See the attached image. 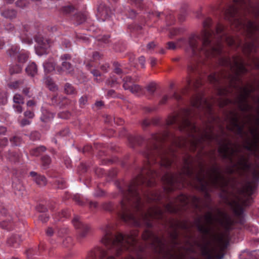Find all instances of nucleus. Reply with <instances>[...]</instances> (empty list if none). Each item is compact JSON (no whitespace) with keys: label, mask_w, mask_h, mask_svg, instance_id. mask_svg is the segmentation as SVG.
Masks as SVG:
<instances>
[{"label":"nucleus","mask_w":259,"mask_h":259,"mask_svg":"<svg viewBox=\"0 0 259 259\" xmlns=\"http://www.w3.org/2000/svg\"><path fill=\"white\" fill-rule=\"evenodd\" d=\"M233 4L229 6L225 12V18L238 30H242L251 41L243 45L239 40L236 41L230 36L227 35L224 26L218 24L215 32L209 29L211 20L207 18L203 22L204 30L201 35L190 37L189 45L193 55H203L205 56H215L222 53V43L224 41L229 46L241 47L245 54H250L255 51L256 43L259 41V24L244 17L245 13L259 16V7L254 6L250 0H232Z\"/></svg>","instance_id":"f257e3e1"},{"label":"nucleus","mask_w":259,"mask_h":259,"mask_svg":"<svg viewBox=\"0 0 259 259\" xmlns=\"http://www.w3.org/2000/svg\"><path fill=\"white\" fill-rule=\"evenodd\" d=\"M200 64L196 62H192L188 66V72L190 77H193L191 74L192 73H194L195 75H199L200 76L199 79H195L193 81L191 79H188L187 82L189 85H191L192 84L195 88H198L201 85L202 81L201 79L202 78V76L200 71Z\"/></svg>","instance_id":"f03ea898"},{"label":"nucleus","mask_w":259,"mask_h":259,"mask_svg":"<svg viewBox=\"0 0 259 259\" xmlns=\"http://www.w3.org/2000/svg\"><path fill=\"white\" fill-rule=\"evenodd\" d=\"M62 61L61 66H58L56 69L59 74H62L63 72L66 73L71 74L74 71V67L71 63L72 56L69 54L62 55L60 58Z\"/></svg>","instance_id":"7ed1b4c3"},{"label":"nucleus","mask_w":259,"mask_h":259,"mask_svg":"<svg viewBox=\"0 0 259 259\" xmlns=\"http://www.w3.org/2000/svg\"><path fill=\"white\" fill-rule=\"evenodd\" d=\"M72 223L76 229L79 230L78 237L80 239H83L90 234L91 229L90 226L81 222L78 216H74Z\"/></svg>","instance_id":"20e7f679"},{"label":"nucleus","mask_w":259,"mask_h":259,"mask_svg":"<svg viewBox=\"0 0 259 259\" xmlns=\"http://www.w3.org/2000/svg\"><path fill=\"white\" fill-rule=\"evenodd\" d=\"M35 40L37 43V46L36 47V53L39 56L47 54L48 50L50 48L48 40L41 37H37L35 38Z\"/></svg>","instance_id":"39448f33"},{"label":"nucleus","mask_w":259,"mask_h":259,"mask_svg":"<svg viewBox=\"0 0 259 259\" xmlns=\"http://www.w3.org/2000/svg\"><path fill=\"white\" fill-rule=\"evenodd\" d=\"M97 11V15L102 21L108 20L112 15L110 8L103 3H101L99 5Z\"/></svg>","instance_id":"423d86ee"},{"label":"nucleus","mask_w":259,"mask_h":259,"mask_svg":"<svg viewBox=\"0 0 259 259\" xmlns=\"http://www.w3.org/2000/svg\"><path fill=\"white\" fill-rule=\"evenodd\" d=\"M7 216V210L2 206H0V220H3L0 223L1 227L7 230H11L12 228V218L9 215L8 219H4Z\"/></svg>","instance_id":"0eeeda50"},{"label":"nucleus","mask_w":259,"mask_h":259,"mask_svg":"<svg viewBox=\"0 0 259 259\" xmlns=\"http://www.w3.org/2000/svg\"><path fill=\"white\" fill-rule=\"evenodd\" d=\"M51 104L54 106H59L60 107H63L70 103V101L67 97L55 95L51 99Z\"/></svg>","instance_id":"6e6552de"},{"label":"nucleus","mask_w":259,"mask_h":259,"mask_svg":"<svg viewBox=\"0 0 259 259\" xmlns=\"http://www.w3.org/2000/svg\"><path fill=\"white\" fill-rule=\"evenodd\" d=\"M247 203L245 201L238 198L237 201H233L231 204V206L234 213L237 215H240L243 212L242 206H246Z\"/></svg>","instance_id":"1a4fd4ad"},{"label":"nucleus","mask_w":259,"mask_h":259,"mask_svg":"<svg viewBox=\"0 0 259 259\" xmlns=\"http://www.w3.org/2000/svg\"><path fill=\"white\" fill-rule=\"evenodd\" d=\"M30 176L32 178L33 181L40 187H44L46 185L47 180L44 176L38 174L35 171L30 172Z\"/></svg>","instance_id":"9d476101"},{"label":"nucleus","mask_w":259,"mask_h":259,"mask_svg":"<svg viewBox=\"0 0 259 259\" xmlns=\"http://www.w3.org/2000/svg\"><path fill=\"white\" fill-rule=\"evenodd\" d=\"M139 77L138 76H135L134 77L131 76H126L122 79V87L125 90H127L128 88H129V86L131 85V84H132L134 82L139 81Z\"/></svg>","instance_id":"9b49d317"},{"label":"nucleus","mask_w":259,"mask_h":259,"mask_svg":"<svg viewBox=\"0 0 259 259\" xmlns=\"http://www.w3.org/2000/svg\"><path fill=\"white\" fill-rule=\"evenodd\" d=\"M22 241L19 235H14L8 239L7 243L10 246L16 247L20 244Z\"/></svg>","instance_id":"f8f14e48"},{"label":"nucleus","mask_w":259,"mask_h":259,"mask_svg":"<svg viewBox=\"0 0 259 259\" xmlns=\"http://www.w3.org/2000/svg\"><path fill=\"white\" fill-rule=\"evenodd\" d=\"M56 63L54 59L52 58H49L44 64V67L46 72L50 73L54 71L55 69Z\"/></svg>","instance_id":"ddd939ff"},{"label":"nucleus","mask_w":259,"mask_h":259,"mask_svg":"<svg viewBox=\"0 0 259 259\" xmlns=\"http://www.w3.org/2000/svg\"><path fill=\"white\" fill-rule=\"evenodd\" d=\"M1 15L7 19L12 20L16 18L17 12L13 9H8L2 11Z\"/></svg>","instance_id":"4468645a"},{"label":"nucleus","mask_w":259,"mask_h":259,"mask_svg":"<svg viewBox=\"0 0 259 259\" xmlns=\"http://www.w3.org/2000/svg\"><path fill=\"white\" fill-rule=\"evenodd\" d=\"M144 197L148 202L157 201L161 199V195L156 192H150L148 194H144Z\"/></svg>","instance_id":"2eb2a0df"},{"label":"nucleus","mask_w":259,"mask_h":259,"mask_svg":"<svg viewBox=\"0 0 259 259\" xmlns=\"http://www.w3.org/2000/svg\"><path fill=\"white\" fill-rule=\"evenodd\" d=\"M54 117L53 113L49 111L44 109L42 111V115L40 117L41 120L44 122H48L51 121Z\"/></svg>","instance_id":"dca6fc26"},{"label":"nucleus","mask_w":259,"mask_h":259,"mask_svg":"<svg viewBox=\"0 0 259 259\" xmlns=\"http://www.w3.org/2000/svg\"><path fill=\"white\" fill-rule=\"evenodd\" d=\"M45 84L51 91L56 92L58 90V86L53 81V79L50 77H47L46 78Z\"/></svg>","instance_id":"f3484780"},{"label":"nucleus","mask_w":259,"mask_h":259,"mask_svg":"<svg viewBox=\"0 0 259 259\" xmlns=\"http://www.w3.org/2000/svg\"><path fill=\"white\" fill-rule=\"evenodd\" d=\"M25 71L29 75L34 76L37 73V66L34 63H31L26 68Z\"/></svg>","instance_id":"a211bd4d"},{"label":"nucleus","mask_w":259,"mask_h":259,"mask_svg":"<svg viewBox=\"0 0 259 259\" xmlns=\"http://www.w3.org/2000/svg\"><path fill=\"white\" fill-rule=\"evenodd\" d=\"M20 53H21V51H20L19 48L15 46H12L11 48L7 51L8 55L13 58H17Z\"/></svg>","instance_id":"6ab92c4d"},{"label":"nucleus","mask_w":259,"mask_h":259,"mask_svg":"<svg viewBox=\"0 0 259 259\" xmlns=\"http://www.w3.org/2000/svg\"><path fill=\"white\" fill-rule=\"evenodd\" d=\"M64 92L68 95L76 94L77 91L74 87L70 83L67 82L64 86Z\"/></svg>","instance_id":"aec40b11"},{"label":"nucleus","mask_w":259,"mask_h":259,"mask_svg":"<svg viewBox=\"0 0 259 259\" xmlns=\"http://www.w3.org/2000/svg\"><path fill=\"white\" fill-rule=\"evenodd\" d=\"M142 90V88L140 85L133 83L129 86L127 90H129L132 94H136L141 92Z\"/></svg>","instance_id":"412c9836"},{"label":"nucleus","mask_w":259,"mask_h":259,"mask_svg":"<svg viewBox=\"0 0 259 259\" xmlns=\"http://www.w3.org/2000/svg\"><path fill=\"white\" fill-rule=\"evenodd\" d=\"M46 148L44 146H40L30 151V154L32 156H38L41 153L45 152Z\"/></svg>","instance_id":"4be33fe9"},{"label":"nucleus","mask_w":259,"mask_h":259,"mask_svg":"<svg viewBox=\"0 0 259 259\" xmlns=\"http://www.w3.org/2000/svg\"><path fill=\"white\" fill-rule=\"evenodd\" d=\"M87 15L85 14L78 13L75 16V20L77 24H81L85 21Z\"/></svg>","instance_id":"5701e85b"},{"label":"nucleus","mask_w":259,"mask_h":259,"mask_svg":"<svg viewBox=\"0 0 259 259\" xmlns=\"http://www.w3.org/2000/svg\"><path fill=\"white\" fill-rule=\"evenodd\" d=\"M8 158L12 162L15 163L19 161V155L15 152H9L8 155Z\"/></svg>","instance_id":"b1692460"},{"label":"nucleus","mask_w":259,"mask_h":259,"mask_svg":"<svg viewBox=\"0 0 259 259\" xmlns=\"http://www.w3.org/2000/svg\"><path fill=\"white\" fill-rule=\"evenodd\" d=\"M24 83V79H20L9 83L8 87L11 89H18L20 85L23 84Z\"/></svg>","instance_id":"393cba45"},{"label":"nucleus","mask_w":259,"mask_h":259,"mask_svg":"<svg viewBox=\"0 0 259 259\" xmlns=\"http://www.w3.org/2000/svg\"><path fill=\"white\" fill-rule=\"evenodd\" d=\"M145 88L150 95H153L156 89V85L155 82H151L148 83Z\"/></svg>","instance_id":"a878e982"},{"label":"nucleus","mask_w":259,"mask_h":259,"mask_svg":"<svg viewBox=\"0 0 259 259\" xmlns=\"http://www.w3.org/2000/svg\"><path fill=\"white\" fill-rule=\"evenodd\" d=\"M20 38L22 40V41L24 43H26L27 44H31L32 42V38L31 36L25 33L21 34L20 36Z\"/></svg>","instance_id":"bb28decb"},{"label":"nucleus","mask_w":259,"mask_h":259,"mask_svg":"<svg viewBox=\"0 0 259 259\" xmlns=\"http://www.w3.org/2000/svg\"><path fill=\"white\" fill-rule=\"evenodd\" d=\"M28 56L26 53L21 51V53L18 55L17 59L18 61L21 63H25L28 59Z\"/></svg>","instance_id":"cd10ccee"},{"label":"nucleus","mask_w":259,"mask_h":259,"mask_svg":"<svg viewBox=\"0 0 259 259\" xmlns=\"http://www.w3.org/2000/svg\"><path fill=\"white\" fill-rule=\"evenodd\" d=\"M29 4V2L27 0H17L15 3L16 6L21 9L28 7Z\"/></svg>","instance_id":"c85d7f7f"},{"label":"nucleus","mask_w":259,"mask_h":259,"mask_svg":"<svg viewBox=\"0 0 259 259\" xmlns=\"http://www.w3.org/2000/svg\"><path fill=\"white\" fill-rule=\"evenodd\" d=\"M105 83L108 86L110 87H113L115 85L118 84L117 79L115 78H113L112 77H110V78L107 79L106 80Z\"/></svg>","instance_id":"c756f323"},{"label":"nucleus","mask_w":259,"mask_h":259,"mask_svg":"<svg viewBox=\"0 0 259 259\" xmlns=\"http://www.w3.org/2000/svg\"><path fill=\"white\" fill-rule=\"evenodd\" d=\"M22 71V68L20 65H16L11 66L10 68V72L11 74L15 73H19Z\"/></svg>","instance_id":"7c9ffc66"},{"label":"nucleus","mask_w":259,"mask_h":259,"mask_svg":"<svg viewBox=\"0 0 259 259\" xmlns=\"http://www.w3.org/2000/svg\"><path fill=\"white\" fill-rule=\"evenodd\" d=\"M42 164L45 168H47L51 162V159L49 156L45 155L41 158Z\"/></svg>","instance_id":"2f4dec72"},{"label":"nucleus","mask_w":259,"mask_h":259,"mask_svg":"<svg viewBox=\"0 0 259 259\" xmlns=\"http://www.w3.org/2000/svg\"><path fill=\"white\" fill-rule=\"evenodd\" d=\"M12 144L14 146L19 145L21 142V138L18 136H14L10 139Z\"/></svg>","instance_id":"473e14b6"},{"label":"nucleus","mask_w":259,"mask_h":259,"mask_svg":"<svg viewBox=\"0 0 259 259\" xmlns=\"http://www.w3.org/2000/svg\"><path fill=\"white\" fill-rule=\"evenodd\" d=\"M13 101L15 103L18 104H24V99L20 94H16L13 97Z\"/></svg>","instance_id":"72a5a7b5"},{"label":"nucleus","mask_w":259,"mask_h":259,"mask_svg":"<svg viewBox=\"0 0 259 259\" xmlns=\"http://www.w3.org/2000/svg\"><path fill=\"white\" fill-rule=\"evenodd\" d=\"M102 206L103 209L108 211H111L113 209V206L110 202L104 203Z\"/></svg>","instance_id":"f704fd0d"},{"label":"nucleus","mask_w":259,"mask_h":259,"mask_svg":"<svg viewBox=\"0 0 259 259\" xmlns=\"http://www.w3.org/2000/svg\"><path fill=\"white\" fill-rule=\"evenodd\" d=\"M63 244L65 247H69L72 244V239L71 237L67 236L63 240Z\"/></svg>","instance_id":"c9c22d12"},{"label":"nucleus","mask_w":259,"mask_h":259,"mask_svg":"<svg viewBox=\"0 0 259 259\" xmlns=\"http://www.w3.org/2000/svg\"><path fill=\"white\" fill-rule=\"evenodd\" d=\"M91 73L93 74V75L96 77L95 80L97 82H100L102 81V80L100 78H98V77L101 76V73L98 70L93 69L91 71Z\"/></svg>","instance_id":"e433bc0d"},{"label":"nucleus","mask_w":259,"mask_h":259,"mask_svg":"<svg viewBox=\"0 0 259 259\" xmlns=\"http://www.w3.org/2000/svg\"><path fill=\"white\" fill-rule=\"evenodd\" d=\"M40 137V134L37 132H33L30 135V139L33 141L39 140Z\"/></svg>","instance_id":"4c0bfd02"},{"label":"nucleus","mask_w":259,"mask_h":259,"mask_svg":"<svg viewBox=\"0 0 259 259\" xmlns=\"http://www.w3.org/2000/svg\"><path fill=\"white\" fill-rule=\"evenodd\" d=\"M7 102V96L6 93H0V105H5Z\"/></svg>","instance_id":"58836bf2"},{"label":"nucleus","mask_w":259,"mask_h":259,"mask_svg":"<svg viewBox=\"0 0 259 259\" xmlns=\"http://www.w3.org/2000/svg\"><path fill=\"white\" fill-rule=\"evenodd\" d=\"M74 10V8L72 6H68L62 8L63 12L65 14H70L73 12Z\"/></svg>","instance_id":"ea45409f"},{"label":"nucleus","mask_w":259,"mask_h":259,"mask_svg":"<svg viewBox=\"0 0 259 259\" xmlns=\"http://www.w3.org/2000/svg\"><path fill=\"white\" fill-rule=\"evenodd\" d=\"M70 114L68 111L62 112L58 114V117L60 118L67 119L69 117Z\"/></svg>","instance_id":"a19ab883"},{"label":"nucleus","mask_w":259,"mask_h":259,"mask_svg":"<svg viewBox=\"0 0 259 259\" xmlns=\"http://www.w3.org/2000/svg\"><path fill=\"white\" fill-rule=\"evenodd\" d=\"M23 94L27 97L30 98L32 97V95L30 93V88H25L22 91Z\"/></svg>","instance_id":"79ce46f5"},{"label":"nucleus","mask_w":259,"mask_h":259,"mask_svg":"<svg viewBox=\"0 0 259 259\" xmlns=\"http://www.w3.org/2000/svg\"><path fill=\"white\" fill-rule=\"evenodd\" d=\"M58 185V188L60 189H63L65 187V181L63 180H58L56 182Z\"/></svg>","instance_id":"37998d69"},{"label":"nucleus","mask_w":259,"mask_h":259,"mask_svg":"<svg viewBox=\"0 0 259 259\" xmlns=\"http://www.w3.org/2000/svg\"><path fill=\"white\" fill-rule=\"evenodd\" d=\"M109 37L110 36L109 35H104L103 36L99 37L98 40L104 43H108L110 41Z\"/></svg>","instance_id":"c03bdc74"},{"label":"nucleus","mask_w":259,"mask_h":259,"mask_svg":"<svg viewBox=\"0 0 259 259\" xmlns=\"http://www.w3.org/2000/svg\"><path fill=\"white\" fill-rule=\"evenodd\" d=\"M49 216L47 214H42L39 216V220L42 223H46L49 220Z\"/></svg>","instance_id":"a18cd8bd"},{"label":"nucleus","mask_w":259,"mask_h":259,"mask_svg":"<svg viewBox=\"0 0 259 259\" xmlns=\"http://www.w3.org/2000/svg\"><path fill=\"white\" fill-rule=\"evenodd\" d=\"M15 27L12 23H8L5 26V29L8 31H12L14 30Z\"/></svg>","instance_id":"49530a36"},{"label":"nucleus","mask_w":259,"mask_h":259,"mask_svg":"<svg viewBox=\"0 0 259 259\" xmlns=\"http://www.w3.org/2000/svg\"><path fill=\"white\" fill-rule=\"evenodd\" d=\"M24 114L25 117L28 118H32L34 116V113L30 110L26 111L24 112Z\"/></svg>","instance_id":"de8ad7c7"},{"label":"nucleus","mask_w":259,"mask_h":259,"mask_svg":"<svg viewBox=\"0 0 259 259\" xmlns=\"http://www.w3.org/2000/svg\"><path fill=\"white\" fill-rule=\"evenodd\" d=\"M13 187L15 190H17L18 191H21L23 190V187L20 183H19L18 184H13Z\"/></svg>","instance_id":"09e8293b"},{"label":"nucleus","mask_w":259,"mask_h":259,"mask_svg":"<svg viewBox=\"0 0 259 259\" xmlns=\"http://www.w3.org/2000/svg\"><path fill=\"white\" fill-rule=\"evenodd\" d=\"M167 49L170 50H175L176 48L175 44L172 41H169L167 43Z\"/></svg>","instance_id":"8fccbe9b"},{"label":"nucleus","mask_w":259,"mask_h":259,"mask_svg":"<svg viewBox=\"0 0 259 259\" xmlns=\"http://www.w3.org/2000/svg\"><path fill=\"white\" fill-rule=\"evenodd\" d=\"M101 57V55L98 52H95L93 53L92 57L94 60L99 59Z\"/></svg>","instance_id":"3c124183"},{"label":"nucleus","mask_w":259,"mask_h":259,"mask_svg":"<svg viewBox=\"0 0 259 259\" xmlns=\"http://www.w3.org/2000/svg\"><path fill=\"white\" fill-rule=\"evenodd\" d=\"M37 209L40 212H45L47 210V208L42 204H39L37 206Z\"/></svg>","instance_id":"603ef678"},{"label":"nucleus","mask_w":259,"mask_h":259,"mask_svg":"<svg viewBox=\"0 0 259 259\" xmlns=\"http://www.w3.org/2000/svg\"><path fill=\"white\" fill-rule=\"evenodd\" d=\"M88 101L87 97L82 96L79 99V103L81 105H85Z\"/></svg>","instance_id":"864d4df0"},{"label":"nucleus","mask_w":259,"mask_h":259,"mask_svg":"<svg viewBox=\"0 0 259 259\" xmlns=\"http://www.w3.org/2000/svg\"><path fill=\"white\" fill-rule=\"evenodd\" d=\"M62 45L64 46L65 48H69L71 47V43L68 40H64L62 42Z\"/></svg>","instance_id":"5fc2aeb1"},{"label":"nucleus","mask_w":259,"mask_h":259,"mask_svg":"<svg viewBox=\"0 0 259 259\" xmlns=\"http://www.w3.org/2000/svg\"><path fill=\"white\" fill-rule=\"evenodd\" d=\"M139 139H142V138L141 137H130L129 138V140L131 142H136V143H137L138 144H140L139 141Z\"/></svg>","instance_id":"6e6d98bb"},{"label":"nucleus","mask_w":259,"mask_h":259,"mask_svg":"<svg viewBox=\"0 0 259 259\" xmlns=\"http://www.w3.org/2000/svg\"><path fill=\"white\" fill-rule=\"evenodd\" d=\"M30 123V121L27 119L24 118L21 120L20 123L22 126L29 124Z\"/></svg>","instance_id":"4d7b16f0"},{"label":"nucleus","mask_w":259,"mask_h":259,"mask_svg":"<svg viewBox=\"0 0 259 259\" xmlns=\"http://www.w3.org/2000/svg\"><path fill=\"white\" fill-rule=\"evenodd\" d=\"M168 97L166 95L163 96L162 99L159 101V104L161 105L165 104L168 100Z\"/></svg>","instance_id":"13d9d810"},{"label":"nucleus","mask_w":259,"mask_h":259,"mask_svg":"<svg viewBox=\"0 0 259 259\" xmlns=\"http://www.w3.org/2000/svg\"><path fill=\"white\" fill-rule=\"evenodd\" d=\"M139 62L140 64L142 65V68L145 67V58L143 56H141L139 58Z\"/></svg>","instance_id":"bf43d9fd"},{"label":"nucleus","mask_w":259,"mask_h":259,"mask_svg":"<svg viewBox=\"0 0 259 259\" xmlns=\"http://www.w3.org/2000/svg\"><path fill=\"white\" fill-rule=\"evenodd\" d=\"M46 233L48 236H52L54 234V231L53 229L52 228H48L47 230H46Z\"/></svg>","instance_id":"052dcab7"},{"label":"nucleus","mask_w":259,"mask_h":259,"mask_svg":"<svg viewBox=\"0 0 259 259\" xmlns=\"http://www.w3.org/2000/svg\"><path fill=\"white\" fill-rule=\"evenodd\" d=\"M150 121L147 119H144L142 122V125L143 127H146L150 125Z\"/></svg>","instance_id":"680f3d73"},{"label":"nucleus","mask_w":259,"mask_h":259,"mask_svg":"<svg viewBox=\"0 0 259 259\" xmlns=\"http://www.w3.org/2000/svg\"><path fill=\"white\" fill-rule=\"evenodd\" d=\"M107 96L109 97H113L115 96L116 93L114 90H109L107 92Z\"/></svg>","instance_id":"e2e57ef3"},{"label":"nucleus","mask_w":259,"mask_h":259,"mask_svg":"<svg viewBox=\"0 0 259 259\" xmlns=\"http://www.w3.org/2000/svg\"><path fill=\"white\" fill-rule=\"evenodd\" d=\"M136 16V12L134 10H131L129 12V17L131 18H134Z\"/></svg>","instance_id":"0e129e2a"},{"label":"nucleus","mask_w":259,"mask_h":259,"mask_svg":"<svg viewBox=\"0 0 259 259\" xmlns=\"http://www.w3.org/2000/svg\"><path fill=\"white\" fill-rule=\"evenodd\" d=\"M87 68L89 69H91L92 67H93V64L92 63L90 62L89 60H86L84 62Z\"/></svg>","instance_id":"69168bd1"},{"label":"nucleus","mask_w":259,"mask_h":259,"mask_svg":"<svg viewBox=\"0 0 259 259\" xmlns=\"http://www.w3.org/2000/svg\"><path fill=\"white\" fill-rule=\"evenodd\" d=\"M109 67V66L107 64H103L101 66V69L104 72H107Z\"/></svg>","instance_id":"338daca9"},{"label":"nucleus","mask_w":259,"mask_h":259,"mask_svg":"<svg viewBox=\"0 0 259 259\" xmlns=\"http://www.w3.org/2000/svg\"><path fill=\"white\" fill-rule=\"evenodd\" d=\"M7 132V128L3 126H0V136L4 135Z\"/></svg>","instance_id":"774afa93"}]
</instances>
